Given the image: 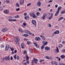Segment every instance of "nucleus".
<instances>
[{
	"label": "nucleus",
	"mask_w": 65,
	"mask_h": 65,
	"mask_svg": "<svg viewBox=\"0 0 65 65\" xmlns=\"http://www.w3.org/2000/svg\"><path fill=\"white\" fill-rule=\"evenodd\" d=\"M14 40L17 44L19 45V41H20V39H19V38L18 37H16V39H14Z\"/></svg>",
	"instance_id": "nucleus-1"
},
{
	"label": "nucleus",
	"mask_w": 65,
	"mask_h": 65,
	"mask_svg": "<svg viewBox=\"0 0 65 65\" xmlns=\"http://www.w3.org/2000/svg\"><path fill=\"white\" fill-rule=\"evenodd\" d=\"M42 43L44 45L42 46L41 48L42 50H43V48H44V45H47V42H45L44 41H43Z\"/></svg>",
	"instance_id": "nucleus-2"
},
{
	"label": "nucleus",
	"mask_w": 65,
	"mask_h": 65,
	"mask_svg": "<svg viewBox=\"0 0 65 65\" xmlns=\"http://www.w3.org/2000/svg\"><path fill=\"white\" fill-rule=\"evenodd\" d=\"M32 23L33 25L34 26H35V27L36 26V21H35V20H32Z\"/></svg>",
	"instance_id": "nucleus-3"
},
{
	"label": "nucleus",
	"mask_w": 65,
	"mask_h": 65,
	"mask_svg": "<svg viewBox=\"0 0 65 65\" xmlns=\"http://www.w3.org/2000/svg\"><path fill=\"white\" fill-rule=\"evenodd\" d=\"M35 39L36 41H39L40 40V37H36L35 38Z\"/></svg>",
	"instance_id": "nucleus-4"
},
{
	"label": "nucleus",
	"mask_w": 65,
	"mask_h": 65,
	"mask_svg": "<svg viewBox=\"0 0 65 65\" xmlns=\"http://www.w3.org/2000/svg\"><path fill=\"white\" fill-rule=\"evenodd\" d=\"M25 32L28 34L29 35H31V32H30L29 31L27 30H26L25 31Z\"/></svg>",
	"instance_id": "nucleus-5"
},
{
	"label": "nucleus",
	"mask_w": 65,
	"mask_h": 65,
	"mask_svg": "<svg viewBox=\"0 0 65 65\" xmlns=\"http://www.w3.org/2000/svg\"><path fill=\"white\" fill-rule=\"evenodd\" d=\"M26 60L27 61V63L28 64H29L30 63V62L29 61V57L28 56V55H27L26 57Z\"/></svg>",
	"instance_id": "nucleus-6"
},
{
	"label": "nucleus",
	"mask_w": 65,
	"mask_h": 65,
	"mask_svg": "<svg viewBox=\"0 0 65 65\" xmlns=\"http://www.w3.org/2000/svg\"><path fill=\"white\" fill-rule=\"evenodd\" d=\"M47 14L46 13H45L43 15V16L42 17V19H43V20H44L45 19V18L46 17V15Z\"/></svg>",
	"instance_id": "nucleus-7"
},
{
	"label": "nucleus",
	"mask_w": 65,
	"mask_h": 65,
	"mask_svg": "<svg viewBox=\"0 0 65 65\" xmlns=\"http://www.w3.org/2000/svg\"><path fill=\"white\" fill-rule=\"evenodd\" d=\"M41 3L40 2H38L36 4L37 6H38L40 7L41 6Z\"/></svg>",
	"instance_id": "nucleus-8"
},
{
	"label": "nucleus",
	"mask_w": 65,
	"mask_h": 65,
	"mask_svg": "<svg viewBox=\"0 0 65 65\" xmlns=\"http://www.w3.org/2000/svg\"><path fill=\"white\" fill-rule=\"evenodd\" d=\"M5 13L6 14H8L9 13V12L8 10H6L4 11Z\"/></svg>",
	"instance_id": "nucleus-9"
},
{
	"label": "nucleus",
	"mask_w": 65,
	"mask_h": 65,
	"mask_svg": "<svg viewBox=\"0 0 65 65\" xmlns=\"http://www.w3.org/2000/svg\"><path fill=\"white\" fill-rule=\"evenodd\" d=\"M8 30V28H5L3 29V31L4 32H5L6 31Z\"/></svg>",
	"instance_id": "nucleus-10"
},
{
	"label": "nucleus",
	"mask_w": 65,
	"mask_h": 65,
	"mask_svg": "<svg viewBox=\"0 0 65 65\" xmlns=\"http://www.w3.org/2000/svg\"><path fill=\"white\" fill-rule=\"evenodd\" d=\"M34 61L35 63L36 64H37V62L38 61V59H36V58L34 59Z\"/></svg>",
	"instance_id": "nucleus-11"
},
{
	"label": "nucleus",
	"mask_w": 65,
	"mask_h": 65,
	"mask_svg": "<svg viewBox=\"0 0 65 65\" xmlns=\"http://www.w3.org/2000/svg\"><path fill=\"white\" fill-rule=\"evenodd\" d=\"M59 31L57 30L54 32V33L53 34V35H54V34H59Z\"/></svg>",
	"instance_id": "nucleus-12"
},
{
	"label": "nucleus",
	"mask_w": 65,
	"mask_h": 65,
	"mask_svg": "<svg viewBox=\"0 0 65 65\" xmlns=\"http://www.w3.org/2000/svg\"><path fill=\"white\" fill-rule=\"evenodd\" d=\"M5 58L6 59V60H9V59H10L9 56H6L5 57Z\"/></svg>",
	"instance_id": "nucleus-13"
},
{
	"label": "nucleus",
	"mask_w": 65,
	"mask_h": 65,
	"mask_svg": "<svg viewBox=\"0 0 65 65\" xmlns=\"http://www.w3.org/2000/svg\"><path fill=\"white\" fill-rule=\"evenodd\" d=\"M34 44L35 45V46L37 47V48H39V46L37 44V43H35Z\"/></svg>",
	"instance_id": "nucleus-14"
},
{
	"label": "nucleus",
	"mask_w": 65,
	"mask_h": 65,
	"mask_svg": "<svg viewBox=\"0 0 65 65\" xmlns=\"http://www.w3.org/2000/svg\"><path fill=\"white\" fill-rule=\"evenodd\" d=\"M30 17H29V15H27V16H25V20H29Z\"/></svg>",
	"instance_id": "nucleus-15"
},
{
	"label": "nucleus",
	"mask_w": 65,
	"mask_h": 65,
	"mask_svg": "<svg viewBox=\"0 0 65 65\" xmlns=\"http://www.w3.org/2000/svg\"><path fill=\"white\" fill-rule=\"evenodd\" d=\"M21 47L22 48H25V46L24 45V44L23 43H22L21 44Z\"/></svg>",
	"instance_id": "nucleus-16"
},
{
	"label": "nucleus",
	"mask_w": 65,
	"mask_h": 65,
	"mask_svg": "<svg viewBox=\"0 0 65 65\" xmlns=\"http://www.w3.org/2000/svg\"><path fill=\"white\" fill-rule=\"evenodd\" d=\"M54 14L53 13H51V17H50L49 18V20H51V19H52V18H53V15Z\"/></svg>",
	"instance_id": "nucleus-17"
},
{
	"label": "nucleus",
	"mask_w": 65,
	"mask_h": 65,
	"mask_svg": "<svg viewBox=\"0 0 65 65\" xmlns=\"http://www.w3.org/2000/svg\"><path fill=\"white\" fill-rule=\"evenodd\" d=\"M45 50H46L47 51H48V50H50V48L47 47H45Z\"/></svg>",
	"instance_id": "nucleus-18"
},
{
	"label": "nucleus",
	"mask_w": 65,
	"mask_h": 65,
	"mask_svg": "<svg viewBox=\"0 0 65 65\" xmlns=\"http://www.w3.org/2000/svg\"><path fill=\"white\" fill-rule=\"evenodd\" d=\"M62 9V7H58L57 11L59 12H60V10Z\"/></svg>",
	"instance_id": "nucleus-19"
},
{
	"label": "nucleus",
	"mask_w": 65,
	"mask_h": 65,
	"mask_svg": "<svg viewBox=\"0 0 65 65\" xmlns=\"http://www.w3.org/2000/svg\"><path fill=\"white\" fill-rule=\"evenodd\" d=\"M59 12L57 11H56V13L55 14V16H58V14H59Z\"/></svg>",
	"instance_id": "nucleus-20"
},
{
	"label": "nucleus",
	"mask_w": 65,
	"mask_h": 65,
	"mask_svg": "<svg viewBox=\"0 0 65 65\" xmlns=\"http://www.w3.org/2000/svg\"><path fill=\"white\" fill-rule=\"evenodd\" d=\"M40 36L42 38L43 40H45V37L42 36H41V35H40Z\"/></svg>",
	"instance_id": "nucleus-21"
},
{
	"label": "nucleus",
	"mask_w": 65,
	"mask_h": 65,
	"mask_svg": "<svg viewBox=\"0 0 65 65\" xmlns=\"http://www.w3.org/2000/svg\"><path fill=\"white\" fill-rule=\"evenodd\" d=\"M35 13H34V12H33L31 13L30 14V16H31V17H33V16L34 15H35Z\"/></svg>",
	"instance_id": "nucleus-22"
},
{
	"label": "nucleus",
	"mask_w": 65,
	"mask_h": 65,
	"mask_svg": "<svg viewBox=\"0 0 65 65\" xmlns=\"http://www.w3.org/2000/svg\"><path fill=\"white\" fill-rule=\"evenodd\" d=\"M61 57L62 59H64L65 58V56L64 55H61Z\"/></svg>",
	"instance_id": "nucleus-23"
},
{
	"label": "nucleus",
	"mask_w": 65,
	"mask_h": 65,
	"mask_svg": "<svg viewBox=\"0 0 65 65\" xmlns=\"http://www.w3.org/2000/svg\"><path fill=\"white\" fill-rule=\"evenodd\" d=\"M16 6L18 7H20V5L18 3H17L16 4Z\"/></svg>",
	"instance_id": "nucleus-24"
},
{
	"label": "nucleus",
	"mask_w": 65,
	"mask_h": 65,
	"mask_svg": "<svg viewBox=\"0 0 65 65\" xmlns=\"http://www.w3.org/2000/svg\"><path fill=\"white\" fill-rule=\"evenodd\" d=\"M19 31L20 32H24L23 30H22V29L21 28H19Z\"/></svg>",
	"instance_id": "nucleus-25"
},
{
	"label": "nucleus",
	"mask_w": 65,
	"mask_h": 65,
	"mask_svg": "<svg viewBox=\"0 0 65 65\" xmlns=\"http://www.w3.org/2000/svg\"><path fill=\"white\" fill-rule=\"evenodd\" d=\"M62 19H64V18L63 17H60L58 20V21H61Z\"/></svg>",
	"instance_id": "nucleus-26"
},
{
	"label": "nucleus",
	"mask_w": 65,
	"mask_h": 65,
	"mask_svg": "<svg viewBox=\"0 0 65 65\" xmlns=\"http://www.w3.org/2000/svg\"><path fill=\"white\" fill-rule=\"evenodd\" d=\"M24 3V0H22V2H20V5H22V4H23V3Z\"/></svg>",
	"instance_id": "nucleus-27"
},
{
	"label": "nucleus",
	"mask_w": 65,
	"mask_h": 65,
	"mask_svg": "<svg viewBox=\"0 0 65 65\" xmlns=\"http://www.w3.org/2000/svg\"><path fill=\"white\" fill-rule=\"evenodd\" d=\"M62 45L61 44H60V45H59L58 46V47L59 48H60L61 47H62Z\"/></svg>",
	"instance_id": "nucleus-28"
},
{
	"label": "nucleus",
	"mask_w": 65,
	"mask_h": 65,
	"mask_svg": "<svg viewBox=\"0 0 65 65\" xmlns=\"http://www.w3.org/2000/svg\"><path fill=\"white\" fill-rule=\"evenodd\" d=\"M12 18V17L11 16H10L8 18V20H10Z\"/></svg>",
	"instance_id": "nucleus-29"
},
{
	"label": "nucleus",
	"mask_w": 65,
	"mask_h": 65,
	"mask_svg": "<svg viewBox=\"0 0 65 65\" xmlns=\"http://www.w3.org/2000/svg\"><path fill=\"white\" fill-rule=\"evenodd\" d=\"M25 37H28V36H29V35L28 34H25L23 35Z\"/></svg>",
	"instance_id": "nucleus-30"
},
{
	"label": "nucleus",
	"mask_w": 65,
	"mask_h": 65,
	"mask_svg": "<svg viewBox=\"0 0 65 65\" xmlns=\"http://www.w3.org/2000/svg\"><path fill=\"white\" fill-rule=\"evenodd\" d=\"M40 14V13L38 12H37L36 13V15L37 16H38Z\"/></svg>",
	"instance_id": "nucleus-31"
},
{
	"label": "nucleus",
	"mask_w": 65,
	"mask_h": 65,
	"mask_svg": "<svg viewBox=\"0 0 65 65\" xmlns=\"http://www.w3.org/2000/svg\"><path fill=\"white\" fill-rule=\"evenodd\" d=\"M6 2L7 3H10V1L9 0H6Z\"/></svg>",
	"instance_id": "nucleus-32"
},
{
	"label": "nucleus",
	"mask_w": 65,
	"mask_h": 65,
	"mask_svg": "<svg viewBox=\"0 0 65 65\" xmlns=\"http://www.w3.org/2000/svg\"><path fill=\"white\" fill-rule=\"evenodd\" d=\"M8 50H9V48L7 47H6V48H5L6 51H8Z\"/></svg>",
	"instance_id": "nucleus-33"
},
{
	"label": "nucleus",
	"mask_w": 65,
	"mask_h": 65,
	"mask_svg": "<svg viewBox=\"0 0 65 65\" xmlns=\"http://www.w3.org/2000/svg\"><path fill=\"white\" fill-rule=\"evenodd\" d=\"M30 43H30L29 41H28L27 42V44L28 45H30Z\"/></svg>",
	"instance_id": "nucleus-34"
},
{
	"label": "nucleus",
	"mask_w": 65,
	"mask_h": 65,
	"mask_svg": "<svg viewBox=\"0 0 65 65\" xmlns=\"http://www.w3.org/2000/svg\"><path fill=\"white\" fill-rule=\"evenodd\" d=\"M56 51L57 53H59V48H58V47H57Z\"/></svg>",
	"instance_id": "nucleus-35"
},
{
	"label": "nucleus",
	"mask_w": 65,
	"mask_h": 65,
	"mask_svg": "<svg viewBox=\"0 0 65 65\" xmlns=\"http://www.w3.org/2000/svg\"><path fill=\"white\" fill-rule=\"evenodd\" d=\"M32 17L33 18H36V15H35V14Z\"/></svg>",
	"instance_id": "nucleus-36"
},
{
	"label": "nucleus",
	"mask_w": 65,
	"mask_h": 65,
	"mask_svg": "<svg viewBox=\"0 0 65 65\" xmlns=\"http://www.w3.org/2000/svg\"><path fill=\"white\" fill-rule=\"evenodd\" d=\"M16 57H17V55H15L14 56V57L15 59H17V58Z\"/></svg>",
	"instance_id": "nucleus-37"
},
{
	"label": "nucleus",
	"mask_w": 65,
	"mask_h": 65,
	"mask_svg": "<svg viewBox=\"0 0 65 65\" xmlns=\"http://www.w3.org/2000/svg\"><path fill=\"white\" fill-rule=\"evenodd\" d=\"M8 21L9 22H13V19H9L8 20Z\"/></svg>",
	"instance_id": "nucleus-38"
},
{
	"label": "nucleus",
	"mask_w": 65,
	"mask_h": 65,
	"mask_svg": "<svg viewBox=\"0 0 65 65\" xmlns=\"http://www.w3.org/2000/svg\"><path fill=\"white\" fill-rule=\"evenodd\" d=\"M6 47H8L9 48V47H10V46L9 45H7Z\"/></svg>",
	"instance_id": "nucleus-39"
},
{
	"label": "nucleus",
	"mask_w": 65,
	"mask_h": 65,
	"mask_svg": "<svg viewBox=\"0 0 65 65\" xmlns=\"http://www.w3.org/2000/svg\"><path fill=\"white\" fill-rule=\"evenodd\" d=\"M56 58H57V59H58V60H59V61H60V60H61V59H60V58H59L58 57H56Z\"/></svg>",
	"instance_id": "nucleus-40"
},
{
	"label": "nucleus",
	"mask_w": 65,
	"mask_h": 65,
	"mask_svg": "<svg viewBox=\"0 0 65 65\" xmlns=\"http://www.w3.org/2000/svg\"><path fill=\"white\" fill-rule=\"evenodd\" d=\"M31 3H29V4H27V6H31Z\"/></svg>",
	"instance_id": "nucleus-41"
},
{
	"label": "nucleus",
	"mask_w": 65,
	"mask_h": 65,
	"mask_svg": "<svg viewBox=\"0 0 65 65\" xmlns=\"http://www.w3.org/2000/svg\"><path fill=\"white\" fill-rule=\"evenodd\" d=\"M26 52H27L25 50L23 52V54H26Z\"/></svg>",
	"instance_id": "nucleus-42"
},
{
	"label": "nucleus",
	"mask_w": 65,
	"mask_h": 65,
	"mask_svg": "<svg viewBox=\"0 0 65 65\" xmlns=\"http://www.w3.org/2000/svg\"><path fill=\"white\" fill-rule=\"evenodd\" d=\"M17 60H19L20 59V57H19V56H17Z\"/></svg>",
	"instance_id": "nucleus-43"
},
{
	"label": "nucleus",
	"mask_w": 65,
	"mask_h": 65,
	"mask_svg": "<svg viewBox=\"0 0 65 65\" xmlns=\"http://www.w3.org/2000/svg\"><path fill=\"white\" fill-rule=\"evenodd\" d=\"M54 64L56 65H57V64H58V62H57L55 61L54 62Z\"/></svg>",
	"instance_id": "nucleus-44"
},
{
	"label": "nucleus",
	"mask_w": 65,
	"mask_h": 65,
	"mask_svg": "<svg viewBox=\"0 0 65 65\" xmlns=\"http://www.w3.org/2000/svg\"><path fill=\"white\" fill-rule=\"evenodd\" d=\"M3 10V9L2 8V7L1 6H0V11H1V10Z\"/></svg>",
	"instance_id": "nucleus-45"
},
{
	"label": "nucleus",
	"mask_w": 65,
	"mask_h": 65,
	"mask_svg": "<svg viewBox=\"0 0 65 65\" xmlns=\"http://www.w3.org/2000/svg\"><path fill=\"white\" fill-rule=\"evenodd\" d=\"M10 49H11L12 51H14V49H13V48H12L11 47H10Z\"/></svg>",
	"instance_id": "nucleus-46"
},
{
	"label": "nucleus",
	"mask_w": 65,
	"mask_h": 65,
	"mask_svg": "<svg viewBox=\"0 0 65 65\" xmlns=\"http://www.w3.org/2000/svg\"><path fill=\"white\" fill-rule=\"evenodd\" d=\"M48 27H52V25L51 24H48Z\"/></svg>",
	"instance_id": "nucleus-47"
},
{
	"label": "nucleus",
	"mask_w": 65,
	"mask_h": 65,
	"mask_svg": "<svg viewBox=\"0 0 65 65\" xmlns=\"http://www.w3.org/2000/svg\"><path fill=\"white\" fill-rule=\"evenodd\" d=\"M61 63H59V65H65V64H63L62 63L60 64Z\"/></svg>",
	"instance_id": "nucleus-48"
},
{
	"label": "nucleus",
	"mask_w": 65,
	"mask_h": 65,
	"mask_svg": "<svg viewBox=\"0 0 65 65\" xmlns=\"http://www.w3.org/2000/svg\"><path fill=\"white\" fill-rule=\"evenodd\" d=\"M16 11H19V10H20V8H18L16 9Z\"/></svg>",
	"instance_id": "nucleus-49"
},
{
	"label": "nucleus",
	"mask_w": 65,
	"mask_h": 65,
	"mask_svg": "<svg viewBox=\"0 0 65 65\" xmlns=\"http://www.w3.org/2000/svg\"><path fill=\"white\" fill-rule=\"evenodd\" d=\"M23 24L24 26H26V23H24Z\"/></svg>",
	"instance_id": "nucleus-50"
},
{
	"label": "nucleus",
	"mask_w": 65,
	"mask_h": 65,
	"mask_svg": "<svg viewBox=\"0 0 65 65\" xmlns=\"http://www.w3.org/2000/svg\"><path fill=\"white\" fill-rule=\"evenodd\" d=\"M19 18V15H17L15 17V18Z\"/></svg>",
	"instance_id": "nucleus-51"
},
{
	"label": "nucleus",
	"mask_w": 65,
	"mask_h": 65,
	"mask_svg": "<svg viewBox=\"0 0 65 65\" xmlns=\"http://www.w3.org/2000/svg\"><path fill=\"white\" fill-rule=\"evenodd\" d=\"M50 57H49L48 56H47L46 57V59H50Z\"/></svg>",
	"instance_id": "nucleus-52"
},
{
	"label": "nucleus",
	"mask_w": 65,
	"mask_h": 65,
	"mask_svg": "<svg viewBox=\"0 0 65 65\" xmlns=\"http://www.w3.org/2000/svg\"><path fill=\"white\" fill-rule=\"evenodd\" d=\"M4 46V45H1V47L2 48H3Z\"/></svg>",
	"instance_id": "nucleus-53"
},
{
	"label": "nucleus",
	"mask_w": 65,
	"mask_h": 65,
	"mask_svg": "<svg viewBox=\"0 0 65 65\" xmlns=\"http://www.w3.org/2000/svg\"><path fill=\"white\" fill-rule=\"evenodd\" d=\"M27 63H28V62H26L24 63V65H27Z\"/></svg>",
	"instance_id": "nucleus-54"
},
{
	"label": "nucleus",
	"mask_w": 65,
	"mask_h": 65,
	"mask_svg": "<svg viewBox=\"0 0 65 65\" xmlns=\"http://www.w3.org/2000/svg\"><path fill=\"white\" fill-rule=\"evenodd\" d=\"M53 1L52 0H51L50 1H49L48 2H53Z\"/></svg>",
	"instance_id": "nucleus-55"
},
{
	"label": "nucleus",
	"mask_w": 65,
	"mask_h": 65,
	"mask_svg": "<svg viewBox=\"0 0 65 65\" xmlns=\"http://www.w3.org/2000/svg\"><path fill=\"white\" fill-rule=\"evenodd\" d=\"M13 21L15 22V21H17V20L16 19H13Z\"/></svg>",
	"instance_id": "nucleus-56"
},
{
	"label": "nucleus",
	"mask_w": 65,
	"mask_h": 65,
	"mask_svg": "<svg viewBox=\"0 0 65 65\" xmlns=\"http://www.w3.org/2000/svg\"><path fill=\"white\" fill-rule=\"evenodd\" d=\"M65 43V42L64 41H62V44H64V43Z\"/></svg>",
	"instance_id": "nucleus-57"
},
{
	"label": "nucleus",
	"mask_w": 65,
	"mask_h": 65,
	"mask_svg": "<svg viewBox=\"0 0 65 65\" xmlns=\"http://www.w3.org/2000/svg\"><path fill=\"white\" fill-rule=\"evenodd\" d=\"M6 60V59L5 58V57H4V58H3V61H4V60Z\"/></svg>",
	"instance_id": "nucleus-58"
},
{
	"label": "nucleus",
	"mask_w": 65,
	"mask_h": 65,
	"mask_svg": "<svg viewBox=\"0 0 65 65\" xmlns=\"http://www.w3.org/2000/svg\"><path fill=\"white\" fill-rule=\"evenodd\" d=\"M14 52L15 53H17V50H15Z\"/></svg>",
	"instance_id": "nucleus-59"
},
{
	"label": "nucleus",
	"mask_w": 65,
	"mask_h": 65,
	"mask_svg": "<svg viewBox=\"0 0 65 65\" xmlns=\"http://www.w3.org/2000/svg\"><path fill=\"white\" fill-rule=\"evenodd\" d=\"M61 14H63V13H64V12L63 11H61Z\"/></svg>",
	"instance_id": "nucleus-60"
},
{
	"label": "nucleus",
	"mask_w": 65,
	"mask_h": 65,
	"mask_svg": "<svg viewBox=\"0 0 65 65\" xmlns=\"http://www.w3.org/2000/svg\"><path fill=\"white\" fill-rule=\"evenodd\" d=\"M55 6L56 8H57L58 7V5H56Z\"/></svg>",
	"instance_id": "nucleus-61"
},
{
	"label": "nucleus",
	"mask_w": 65,
	"mask_h": 65,
	"mask_svg": "<svg viewBox=\"0 0 65 65\" xmlns=\"http://www.w3.org/2000/svg\"><path fill=\"white\" fill-rule=\"evenodd\" d=\"M43 61V60H40V62L41 63V62H42V61Z\"/></svg>",
	"instance_id": "nucleus-62"
},
{
	"label": "nucleus",
	"mask_w": 65,
	"mask_h": 65,
	"mask_svg": "<svg viewBox=\"0 0 65 65\" xmlns=\"http://www.w3.org/2000/svg\"><path fill=\"white\" fill-rule=\"evenodd\" d=\"M27 14V13H25L24 14V15H26Z\"/></svg>",
	"instance_id": "nucleus-63"
},
{
	"label": "nucleus",
	"mask_w": 65,
	"mask_h": 65,
	"mask_svg": "<svg viewBox=\"0 0 65 65\" xmlns=\"http://www.w3.org/2000/svg\"><path fill=\"white\" fill-rule=\"evenodd\" d=\"M24 41H25V40L27 41L28 40V39H24Z\"/></svg>",
	"instance_id": "nucleus-64"
}]
</instances>
